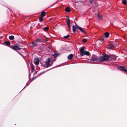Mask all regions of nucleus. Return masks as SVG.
<instances>
[{"instance_id":"31","label":"nucleus","mask_w":127,"mask_h":127,"mask_svg":"<svg viewBox=\"0 0 127 127\" xmlns=\"http://www.w3.org/2000/svg\"><path fill=\"white\" fill-rule=\"evenodd\" d=\"M84 55H85V54H84V53H81L80 54V56L81 57Z\"/></svg>"},{"instance_id":"20","label":"nucleus","mask_w":127,"mask_h":127,"mask_svg":"<svg viewBox=\"0 0 127 127\" xmlns=\"http://www.w3.org/2000/svg\"><path fill=\"white\" fill-rule=\"evenodd\" d=\"M31 66L32 67V72L33 71V70L34 69V66L33 65L32 63H31Z\"/></svg>"},{"instance_id":"11","label":"nucleus","mask_w":127,"mask_h":127,"mask_svg":"<svg viewBox=\"0 0 127 127\" xmlns=\"http://www.w3.org/2000/svg\"><path fill=\"white\" fill-rule=\"evenodd\" d=\"M98 18L99 20H102L103 18L102 16L100 15L99 13H98L97 15Z\"/></svg>"},{"instance_id":"23","label":"nucleus","mask_w":127,"mask_h":127,"mask_svg":"<svg viewBox=\"0 0 127 127\" xmlns=\"http://www.w3.org/2000/svg\"><path fill=\"white\" fill-rule=\"evenodd\" d=\"M49 28L48 27H46L43 28V30L44 31H47L48 30Z\"/></svg>"},{"instance_id":"8","label":"nucleus","mask_w":127,"mask_h":127,"mask_svg":"<svg viewBox=\"0 0 127 127\" xmlns=\"http://www.w3.org/2000/svg\"><path fill=\"white\" fill-rule=\"evenodd\" d=\"M73 54H71L68 56V58L69 60H70L73 58Z\"/></svg>"},{"instance_id":"5","label":"nucleus","mask_w":127,"mask_h":127,"mask_svg":"<svg viewBox=\"0 0 127 127\" xmlns=\"http://www.w3.org/2000/svg\"><path fill=\"white\" fill-rule=\"evenodd\" d=\"M37 43L36 42H32L30 44V45L32 47H35L37 45Z\"/></svg>"},{"instance_id":"2","label":"nucleus","mask_w":127,"mask_h":127,"mask_svg":"<svg viewBox=\"0 0 127 127\" xmlns=\"http://www.w3.org/2000/svg\"><path fill=\"white\" fill-rule=\"evenodd\" d=\"M99 57H97L95 55H92L90 61L89 62L90 63H95V62L98 60L99 61Z\"/></svg>"},{"instance_id":"1","label":"nucleus","mask_w":127,"mask_h":127,"mask_svg":"<svg viewBox=\"0 0 127 127\" xmlns=\"http://www.w3.org/2000/svg\"><path fill=\"white\" fill-rule=\"evenodd\" d=\"M111 57L110 56L103 54L102 56L99 57V61L102 62L104 61H107Z\"/></svg>"},{"instance_id":"38","label":"nucleus","mask_w":127,"mask_h":127,"mask_svg":"<svg viewBox=\"0 0 127 127\" xmlns=\"http://www.w3.org/2000/svg\"><path fill=\"white\" fill-rule=\"evenodd\" d=\"M76 26H77V27H78V26L77 24H76Z\"/></svg>"},{"instance_id":"37","label":"nucleus","mask_w":127,"mask_h":127,"mask_svg":"<svg viewBox=\"0 0 127 127\" xmlns=\"http://www.w3.org/2000/svg\"><path fill=\"white\" fill-rule=\"evenodd\" d=\"M44 73V72H42V73H41L40 74V75H41V74H42L43 73Z\"/></svg>"},{"instance_id":"6","label":"nucleus","mask_w":127,"mask_h":127,"mask_svg":"<svg viewBox=\"0 0 127 127\" xmlns=\"http://www.w3.org/2000/svg\"><path fill=\"white\" fill-rule=\"evenodd\" d=\"M115 45L112 44H110L108 45L107 48L112 49L114 47Z\"/></svg>"},{"instance_id":"9","label":"nucleus","mask_w":127,"mask_h":127,"mask_svg":"<svg viewBox=\"0 0 127 127\" xmlns=\"http://www.w3.org/2000/svg\"><path fill=\"white\" fill-rule=\"evenodd\" d=\"M72 30L74 33L76 32V31L77 28L75 26L73 25L72 26Z\"/></svg>"},{"instance_id":"15","label":"nucleus","mask_w":127,"mask_h":127,"mask_svg":"<svg viewBox=\"0 0 127 127\" xmlns=\"http://www.w3.org/2000/svg\"><path fill=\"white\" fill-rule=\"evenodd\" d=\"M111 57V59L114 60H116V57L115 56H110Z\"/></svg>"},{"instance_id":"27","label":"nucleus","mask_w":127,"mask_h":127,"mask_svg":"<svg viewBox=\"0 0 127 127\" xmlns=\"http://www.w3.org/2000/svg\"><path fill=\"white\" fill-rule=\"evenodd\" d=\"M123 3L124 4H126V2L125 0H123L122 1Z\"/></svg>"},{"instance_id":"7","label":"nucleus","mask_w":127,"mask_h":127,"mask_svg":"<svg viewBox=\"0 0 127 127\" xmlns=\"http://www.w3.org/2000/svg\"><path fill=\"white\" fill-rule=\"evenodd\" d=\"M39 60L38 58H35L34 60V63L36 65L38 64L39 63Z\"/></svg>"},{"instance_id":"22","label":"nucleus","mask_w":127,"mask_h":127,"mask_svg":"<svg viewBox=\"0 0 127 127\" xmlns=\"http://www.w3.org/2000/svg\"><path fill=\"white\" fill-rule=\"evenodd\" d=\"M85 55H86L87 56H89L90 54V53L89 52L85 51L84 52Z\"/></svg>"},{"instance_id":"24","label":"nucleus","mask_w":127,"mask_h":127,"mask_svg":"<svg viewBox=\"0 0 127 127\" xmlns=\"http://www.w3.org/2000/svg\"><path fill=\"white\" fill-rule=\"evenodd\" d=\"M41 17L39 18V21L40 22H42L43 20V18L42 17Z\"/></svg>"},{"instance_id":"28","label":"nucleus","mask_w":127,"mask_h":127,"mask_svg":"<svg viewBox=\"0 0 127 127\" xmlns=\"http://www.w3.org/2000/svg\"><path fill=\"white\" fill-rule=\"evenodd\" d=\"M99 40L101 41H103L104 40V37H101L99 39Z\"/></svg>"},{"instance_id":"32","label":"nucleus","mask_w":127,"mask_h":127,"mask_svg":"<svg viewBox=\"0 0 127 127\" xmlns=\"http://www.w3.org/2000/svg\"><path fill=\"white\" fill-rule=\"evenodd\" d=\"M94 0H90V1L92 4L93 3Z\"/></svg>"},{"instance_id":"34","label":"nucleus","mask_w":127,"mask_h":127,"mask_svg":"<svg viewBox=\"0 0 127 127\" xmlns=\"http://www.w3.org/2000/svg\"><path fill=\"white\" fill-rule=\"evenodd\" d=\"M21 49V48L19 47V46L18 45V48H17V49L19 50Z\"/></svg>"},{"instance_id":"10","label":"nucleus","mask_w":127,"mask_h":127,"mask_svg":"<svg viewBox=\"0 0 127 127\" xmlns=\"http://www.w3.org/2000/svg\"><path fill=\"white\" fill-rule=\"evenodd\" d=\"M18 48V45H15L14 46H12V48L13 50H15L17 49V48Z\"/></svg>"},{"instance_id":"3","label":"nucleus","mask_w":127,"mask_h":127,"mask_svg":"<svg viewBox=\"0 0 127 127\" xmlns=\"http://www.w3.org/2000/svg\"><path fill=\"white\" fill-rule=\"evenodd\" d=\"M51 60V59L49 58H48L45 61V65L47 67H49L50 66V62Z\"/></svg>"},{"instance_id":"18","label":"nucleus","mask_w":127,"mask_h":127,"mask_svg":"<svg viewBox=\"0 0 127 127\" xmlns=\"http://www.w3.org/2000/svg\"><path fill=\"white\" fill-rule=\"evenodd\" d=\"M9 39L11 40H12L14 39V36L13 35L10 36L9 37Z\"/></svg>"},{"instance_id":"33","label":"nucleus","mask_w":127,"mask_h":127,"mask_svg":"<svg viewBox=\"0 0 127 127\" xmlns=\"http://www.w3.org/2000/svg\"><path fill=\"white\" fill-rule=\"evenodd\" d=\"M49 40L48 38H46L45 39L46 42Z\"/></svg>"},{"instance_id":"21","label":"nucleus","mask_w":127,"mask_h":127,"mask_svg":"<svg viewBox=\"0 0 127 127\" xmlns=\"http://www.w3.org/2000/svg\"><path fill=\"white\" fill-rule=\"evenodd\" d=\"M4 42L5 44L8 45H10V42L9 41H5Z\"/></svg>"},{"instance_id":"30","label":"nucleus","mask_w":127,"mask_h":127,"mask_svg":"<svg viewBox=\"0 0 127 127\" xmlns=\"http://www.w3.org/2000/svg\"><path fill=\"white\" fill-rule=\"evenodd\" d=\"M83 41L84 43H85L87 41V39H86L84 38L83 40Z\"/></svg>"},{"instance_id":"14","label":"nucleus","mask_w":127,"mask_h":127,"mask_svg":"<svg viewBox=\"0 0 127 127\" xmlns=\"http://www.w3.org/2000/svg\"><path fill=\"white\" fill-rule=\"evenodd\" d=\"M78 28L79 29V30L82 32H84L85 33H86V32L85 31L83 30L82 29V28L80 27L79 26H78Z\"/></svg>"},{"instance_id":"26","label":"nucleus","mask_w":127,"mask_h":127,"mask_svg":"<svg viewBox=\"0 0 127 127\" xmlns=\"http://www.w3.org/2000/svg\"><path fill=\"white\" fill-rule=\"evenodd\" d=\"M58 56V55L57 53H55L53 56L54 57H57Z\"/></svg>"},{"instance_id":"16","label":"nucleus","mask_w":127,"mask_h":127,"mask_svg":"<svg viewBox=\"0 0 127 127\" xmlns=\"http://www.w3.org/2000/svg\"><path fill=\"white\" fill-rule=\"evenodd\" d=\"M45 13L44 11H42L40 15L42 17H43L45 16Z\"/></svg>"},{"instance_id":"13","label":"nucleus","mask_w":127,"mask_h":127,"mask_svg":"<svg viewBox=\"0 0 127 127\" xmlns=\"http://www.w3.org/2000/svg\"><path fill=\"white\" fill-rule=\"evenodd\" d=\"M85 47H82L81 48L80 50V52L81 53H84Z\"/></svg>"},{"instance_id":"19","label":"nucleus","mask_w":127,"mask_h":127,"mask_svg":"<svg viewBox=\"0 0 127 127\" xmlns=\"http://www.w3.org/2000/svg\"><path fill=\"white\" fill-rule=\"evenodd\" d=\"M65 11H66L68 12H69L70 11V8L69 7H66L65 9Z\"/></svg>"},{"instance_id":"35","label":"nucleus","mask_w":127,"mask_h":127,"mask_svg":"<svg viewBox=\"0 0 127 127\" xmlns=\"http://www.w3.org/2000/svg\"><path fill=\"white\" fill-rule=\"evenodd\" d=\"M29 84V83H27V84H26V86L25 87H24V88H25V87H26V86H28Z\"/></svg>"},{"instance_id":"29","label":"nucleus","mask_w":127,"mask_h":127,"mask_svg":"<svg viewBox=\"0 0 127 127\" xmlns=\"http://www.w3.org/2000/svg\"><path fill=\"white\" fill-rule=\"evenodd\" d=\"M69 37V35H67L66 36H64V38H68Z\"/></svg>"},{"instance_id":"4","label":"nucleus","mask_w":127,"mask_h":127,"mask_svg":"<svg viewBox=\"0 0 127 127\" xmlns=\"http://www.w3.org/2000/svg\"><path fill=\"white\" fill-rule=\"evenodd\" d=\"M118 68L120 70L127 72V70L126 69L122 66H118Z\"/></svg>"},{"instance_id":"17","label":"nucleus","mask_w":127,"mask_h":127,"mask_svg":"<svg viewBox=\"0 0 127 127\" xmlns=\"http://www.w3.org/2000/svg\"><path fill=\"white\" fill-rule=\"evenodd\" d=\"M105 37L106 38L109 37V33L108 32H106L104 34Z\"/></svg>"},{"instance_id":"12","label":"nucleus","mask_w":127,"mask_h":127,"mask_svg":"<svg viewBox=\"0 0 127 127\" xmlns=\"http://www.w3.org/2000/svg\"><path fill=\"white\" fill-rule=\"evenodd\" d=\"M66 20H67L66 23L67 24V25H69L70 24V20L68 17H67L66 19Z\"/></svg>"},{"instance_id":"36","label":"nucleus","mask_w":127,"mask_h":127,"mask_svg":"<svg viewBox=\"0 0 127 127\" xmlns=\"http://www.w3.org/2000/svg\"><path fill=\"white\" fill-rule=\"evenodd\" d=\"M68 25V27L69 28V29L70 28V25Z\"/></svg>"},{"instance_id":"25","label":"nucleus","mask_w":127,"mask_h":127,"mask_svg":"<svg viewBox=\"0 0 127 127\" xmlns=\"http://www.w3.org/2000/svg\"><path fill=\"white\" fill-rule=\"evenodd\" d=\"M35 41L36 42H41V39H40L37 38V39H36V40H35Z\"/></svg>"}]
</instances>
